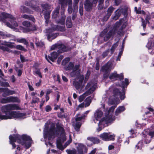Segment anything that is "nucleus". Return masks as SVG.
Masks as SVG:
<instances>
[{
    "mask_svg": "<svg viewBox=\"0 0 154 154\" xmlns=\"http://www.w3.org/2000/svg\"><path fill=\"white\" fill-rule=\"evenodd\" d=\"M57 128L54 127V125H52L51 128L48 131L45 128L44 130V137L45 141H51L52 140L55 136L58 135V137L57 140V147L61 150H63L72 142V139L71 135L69 136V140L63 146L62 144L66 140L65 130L62 125L57 123L56 124Z\"/></svg>",
    "mask_w": 154,
    "mask_h": 154,
    "instance_id": "1",
    "label": "nucleus"
},
{
    "mask_svg": "<svg viewBox=\"0 0 154 154\" xmlns=\"http://www.w3.org/2000/svg\"><path fill=\"white\" fill-rule=\"evenodd\" d=\"M116 106H111L108 110L105 111V117H102L103 114V112L100 110L97 109L95 112L93 121L95 122L96 121H99L98 124V128H97L98 131H100L103 128L105 124L111 123L115 119V118L113 115V112Z\"/></svg>",
    "mask_w": 154,
    "mask_h": 154,
    "instance_id": "2",
    "label": "nucleus"
},
{
    "mask_svg": "<svg viewBox=\"0 0 154 154\" xmlns=\"http://www.w3.org/2000/svg\"><path fill=\"white\" fill-rule=\"evenodd\" d=\"M10 143L12 146L13 149H16L15 154H29L26 151H24L23 154H21L22 149L19 146L16 144V141L20 143L26 149L29 148L31 146L32 140L29 136L26 135H23L20 136L18 134L11 135L9 137Z\"/></svg>",
    "mask_w": 154,
    "mask_h": 154,
    "instance_id": "3",
    "label": "nucleus"
},
{
    "mask_svg": "<svg viewBox=\"0 0 154 154\" xmlns=\"http://www.w3.org/2000/svg\"><path fill=\"white\" fill-rule=\"evenodd\" d=\"M127 24V23L125 18L121 19L116 22L113 29L110 30L108 33H107V29H104L100 34V36L101 37H103L104 40L106 41L110 37L115 35L116 33L118 34H119L121 33L122 29L126 27Z\"/></svg>",
    "mask_w": 154,
    "mask_h": 154,
    "instance_id": "4",
    "label": "nucleus"
},
{
    "mask_svg": "<svg viewBox=\"0 0 154 154\" xmlns=\"http://www.w3.org/2000/svg\"><path fill=\"white\" fill-rule=\"evenodd\" d=\"M79 66V65H75L70 73V75L72 77L77 76L73 83V85L77 90L81 89L85 85V83L83 84L84 76L79 74L80 72Z\"/></svg>",
    "mask_w": 154,
    "mask_h": 154,
    "instance_id": "5",
    "label": "nucleus"
},
{
    "mask_svg": "<svg viewBox=\"0 0 154 154\" xmlns=\"http://www.w3.org/2000/svg\"><path fill=\"white\" fill-rule=\"evenodd\" d=\"M121 87L122 91L121 92L119 91L118 88H117L118 87L117 86L115 88H112V87L110 88L112 89H113V92L115 95L116 96V98L114 99L113 100H112L109 99L108 102V104L109 105H111L113 104H118L120 103V100L119 98V97L121 100H123L125 97V93L123 91V89L125 87V85L123 84H122L121 85Z\"/></svg>",
    "mask_w": 154,
    "mask_h": 154,
    "instance_id": "6",
    "label": "nucleus"
},
{
    "mask_svg": "<svg viewBox=\"0 0 154 154\" xmlns=\"http://www.w3.org/2000/svg\"><path fill=\"white\" fill-rule=\"evenodd\" d=\"M18 106L15 104H9L2 106L0 110V120H7L4 119V116L10 115L13 111L10 112V110L17 109Z\"/></svg>",
    "mask_w": 154,
    "mask_h": 154,
    "instance_id": "7",
    "label": "nucleus"
},
{
    "mask_svg": "<svg viewBox=\"0 0 154 154\" xmlns=\"http://www.w3.org/2000/svg\"><path fill=\"white\" fill-rule=\"evenodd\" d=\"M6 18H9L11 20H10L11 24L8 22L4 21L3 22L8 27L13 28L14 26L16 27L18 26L17 23L14 21L15 18L12 16L4 12H3L0 14V21H3L4 19Z\"/></svg>",
    "mask_w": 154,
    "mask_h": 154,
    "instance_id": "8",
    "label": "nucleus"
},
{
    "mask_svg": "<svg viewBox=\"0 0 154 154\" xmlns=\"http://www.w3.org/2000/svg\"><path fill=\"white\" fill-rule=\"evenodd\" d=\"M22 24L24 27L23 29V31L24 32L26 33L31 31H35L36 29V26H32L28 21H24L22 23Z\"/></svg>",
    "mask_w": 154,
    "mask_h": 154,
    "instance_id": "9",
    "label": "nucleus"
},
{
    "mask_svg": "<svg viewBox=\"0 0 154 154\" xmlns=\"http://www.w3.org/2000/svg\"><path fill=\"white\" fill-rule=\"evenodd\" d=\"M25 113H22L16 111H13L10 115L3 116L4 119H11L14 118L22 119L25 118Z\"/></svg>",
    "mask_w": 154,
    "mask_h": 154,
    "instance_id": "10",
    "label": "nucleus"
},
{
    "mask_svg": "<svg viewBox=\"0 0 154 154\" xmlns=\"http://www.w3.org/2000/svg\"><path fill=\"white\" fill-rule=\"evenodd\" d=\"M63 12L61 13V17L59 20L57 21L58 24H60V26L58 25L56 28H54L53 30H57L60 31H63L64 30L65 20L66 19V16L64 14V9L63 8L62 9Z\"/></svg>",
    "mask_w": 154,
    "mask_h": 154,
    "instance_id": "11",
    "label": "nucleus"
},
{
    "mask_svg": "<svg viewBox=\"0 0 154 154\" xmlns=\"http://www.w3.org/2000/svg\"><path fill=\"white\" fill-rule=\"evenodd\" d=\"M97 86V84L95 82H91L88 83L86 86L85 89L87 91L85 94L89 95L92 93L95 90Z\"/></svg>",
    "mask_w": 154,
    "mask_h": 154,
    "instance_id": "12",
    "label": "nucleus"
},
{
    "mask_svg": "<svg viewBox=\"0 0 154 154\" xmlns=\"http://www.w3.org/2000/svg\"><path fill=\"white\" fill-rule=\"evenodd\" d=\"M112 67V62L109 61L107 64L103 66L101 68L102 71L106 73V74L104 75V77L106 78L108 75V72H109L112 69H113Z\"/></svg>",
    "mask_w": 154,
    "mask_h": 154,
    "instance_id": "13",
    "label": "nucleus"
},
{
    "mask_svg": "<svg viewBox=\"0 0 154 154\" xmlns=\"http://www.w3.org/2000/svg\"><path fill=\"white\" fill-rule=\"evenodd\" d=\"M115 135L114 134H110V133H103L100 135V138L105 141L113 140L115 139Z\"/></svg>",
    "mask_w": 154,
    "mask_h": 154,
    "instance_id": "14",
    "label": "nucleus"
},
{
    "mask_svg": "<svg viewBox=\"0 0 154 154\" xmlns=\"http://www.w3.org/2000/svg\"><path fill=\"white\" fill-rule=\"evenodd\" d=\"M46 35L47 36L48 40L49 41H51L53 39L56 38L57 35L56 33H53L51 29H46Z\"/></svg>",
    "mask_w": 154,
    "mask_h": 154,
    "instance_id": "15",
    "label": "nucleus"
},
{
    "mask_svg": "<svg viewBox=\"0 0 154 154\" xmlns=\"http://www.w3.org/2000/svg\"><path fill=\"white\" fill-rule=\"evenodd\" d=\"M109 78L111 80H115L118 79H119L120 80L123 79L124 77L122 74H117L116 72L114 71L110 75Z\"/></svg>",
    "mask_w": 154,
    "mask_h": 154,
    "instance_id": "16",
    "label": "nucleus"
},
{
    "mask_svg": "<svg viewBox=\"0 0 154 154\" xmlns=\"http://www.w3.org/2000/svg\"><path fill=\"white\" fill-rule=\"evenodd\" d=\"M20 101V100L18 98L12 96H10L6 98H3L1 101L2 103H6L11 102H19Z\"/></svg>",
    "mask_w": 154,
    "mask_h": 154,
    "instance_id": "17",
    "label": "nucleus"
},
{
    "mask_svg": "<svg viewBox=\"0 0 154 154\" xmlns=\"http://www.w3.org/2000/svg\"><path fill=\"white\" fill-rule=\"evenodd\" d=\"M114 9L115 8L112 6H110L108 8L107 11V13L103 19L104 21H106L108 20Z\"/></svg>",
    "mask_w": 154,
    "mask_h": 154,
    "instance_id": "18",
    "label": "nucleus"
},
{
    "mask_svg": "<svg viewBox=\"0 0 154 154\" xmlns=\"http://www.w3.org/2000/svg\"><path fill=\"white\" fill-rule=\"evenodd\" d=\"M57 56L58 54L56 52H53L51 53V55L50 56H48V58L46 55L45 56V57L48 62H49V60L54 62V60L57 59Z\"/></svg>",
    "mask_w": 154,
    "mask_h": 154,
    "instance_id": "19",
    "label": "nucleus"
},
{
    "mask_svg": "<svg viewBox=\"0 0 154 154\" xmlns=\"http://www.w3.org/2000/svg\"><path fill=\"white\" fill-rule=\"evenodd\" d=\"M153 137H151V136L149 134V133L147 135H143L142 136V142H144L146 143H149L151 140V138Z\"/></svg>",
    "mask_w": 154,
    "mask_h": 154,
    "instance_id": "20",
    "label": "nucleus"
},
{
    "mask_svg": "<svg viewBox=\"0 0 154 154\" xmlns=\"http://www.w3.org/2000/svg\"><path fill=\"white\" fill-rule=\"evenodd\" d=\"M59 3L61 5L62 8L63 7L66 5V4L67 3L69 6H71L72 2V0H59Z\"/></svg>",
    "mask_w": 154,
    "mask_h": 154,
    "instance_id": "21",
    "label": "nucleus"
},
{
    "mask_svg": "<svg viewBox=\"0 0 154 154\" xmlns=\"http://www.w3.org/2000/svg\"><path fill=\"white\" fill-rule=\"evenodd\" d=\"M58 48L57 51L58 53H62L67 51V48L66 46L63 44L58 45Z\"/></svg>",
    "mask_w": 154,
    "mask_h": 154,
    "instance_id": "22",
    "label": "nucleus"
},
{
    "mask_svg": "<svg viewBox=\"0 0 154 154\" xmlns=\"http://www.w3.org/2000/svg\"><path fill=\"white\" fill-rule=\"evenodd\" d=\"M122 11V9H118L116 10L115 12V15L112 17L113 20H117L120 17Z\"/></svg>",
    "mask_w": 154,
    "mask_h": 154,
    "instance_id": "23",
    "label": "nucleus"
},
{
    "mask_svg": "<svg viewBox=\"0 0 154 154\" xmlns=\"http://www.w3.org/2000/svg\"><path fill=\"white\" fill-rule=\"evenodd\" d=\"M125 110V108L123 106H119L118 107L115 111V114L117 116Z\"/></svg>",
    "mask_w": 154,
    "mask_h": 154,
    "instance_id": "24",
    "label": "nucleus"
},
{
    "mask_svg": "<svg viewBox=\"0 0 154 154\" xmlns=\"http://www.w3.org/2000/svg\"><path fill=\"white\" fill-rule=\"evenodd\" d=\"M92 4L88 2V0H86L85 4V8L88 11H90L92 8Z\"/></svg>",
    "mask_w": 154,
    "mask_h": 154,
    "instance_id": "25",
    "label": "nucleus"
},
{
    "mask_svg": "<svg viewBox=\"0 0 154 154\" xmlns=\"http://www.w3.org/2000/svg\"><path fill=\"white\" fill-rule=\"evenodd\" d=\"M66 25L68 28H71L72 26V24L70 16L68 17H67L66 21Z\"/></svg>",
    "mask_w": 154,
    "mask_h": 154,
    "instance_id": "26",
    "label": "nucleus"
},
{
    "mask_svg": "<svg viewBox=\"0 0 154 154\" xmlns=\"http://www.w3.org/2000/svg\"><path fill=\"white\" fill-rule=\"evenodd\" d=\"M22 17L25 19H26L31 20L33 22H35V18L33 17L32 15L29 16L26 14H24L22 16Z\"/></svg>",
    "mask_w": 154,
    "mask_h": 154,
    "instance_id": "27",
    "label": "nucleus"
},
{
    "mask_svg": "<svg viewBox=\"0 0 154 154\" xmlns=\"http://www.w3.org/2000/svg\"><path fill=\"white\" fill-rule=\"evenodd\" d=\"M33 41L35 42L37 46L42 47L44 45V43L42 42H39L38 39L37 38H35Z\"/></svg>",
    "mask_w": 154,
    "mask_h": 154,
    "instance_id": "28",
    "label": "nucleus"
},
{
    "mask_svg": "<svg viewBox=\"0 0 154 154\" xmlns=\"http://www.w3.org/2000/svg\"><path fill=\"white\" fill-rule=\"evenodd\" d=\"M73 125L75 130L77 131H79L81 125V123L80 122H77L75 123H74Z\"/></svg>",
    "mask_w": 154,
    "mask_h": 154,
    "instance_id": "29",
    "label": "nucleus"
},
{
    "mask_svg": "<svg viewBox=\"0 0 154 154\" xmlns=\"http://www.w3.org/2000/svg\"><path fill=\"white\" fill-rule=\"evenodd\" d=\"M3 45H6L10 48H15L14 46L12 45L13 44H14V43L7 42H4L3 43H2Z\"/></svg>",
    "mask_w": 154,
    "mask_h": 154,
    "instance_id": "30",
    "label": "nucleus"
},
{
    "mask_svg": "<svg viewBox=\"0 0 154 154\" xmlns=\"http://www.w3.org/2000/svg\"><path fill=\"white\" fill-rule=\"evenodd\" d=\"M14 41H17V42L19 43H23L26 45H27L28 44V42L24 38H17Z\"/></svg>",
    "mask_w": 154,
    "mask_h": 154,
    "instance_id": "31",
    "label": "nucleus"
},
{
    "mask_svg": "<svg viewBox=\"0 0 154 154\" xmlns=\"http://www.w3.org/2000/svg\"><path fill=\"white\" fill-rule=\"evenodd\" d=\"M85 107H87L89 106L91 102V98L90 97L86 98L85 101Z\"/></svg>",
    "mask_w": 154,
    "mask_h": 154,
    "instance_id": "32",
    "label": "nucleus"
},
{
    "mask_svg": "<svg viewBox=\"0 0 154 154\" xmlns=\"http://www.w3.org/2000/svg\"><path fill=\"white\" fill-rule=\"evenodd\" d=\"M20 9L21 11L24 13H28L29 12L30 14H32V12L30 11H28V9L25 6H21L20 8Z\"/></svg>",
    "mask_w": 154,
    "mask_h": 154,
    "instance_id": "33",
    "label": "nucleus"
},
{
    "mask_svg": "<svg viewBox=\"0 0 154 154\" xmlns=\"http://www.w3.org/2000/svg\"><path fill=\"white\" fill-rule=\"evenodd\" d=\"M118 45V43L117 42H116L113 45L111 49V52L110 53V55H111L114 52L115 48L117 47Z\"/></svg>",
    "mask_w": 154,
    "mask_h": 154,
    "instance_id": "34",
    "label": "nucleus"
},
{
    "mask_svg": "<svg viewBox=\"0 0 154 154\" xmlns=\"http://www.w3.org/2000/svg\"><path fill=\"white\" fill-rule=\"evenodd\" d=\"M80 113L76 115V118L75 119L76 122L80 121L84 118L83 115L80 116Z\"/></svg>",
    "mask_w": 154,
    "mask_h": 154,
    "instance_id": "35",
    "label": "nucleus"
},
{
    "mask_svg": "<svg viewBox=\"0 0 154 154\" xmlns=\"http://www.w3.org/2000/svg\"><path fill=\"white\" fill-rule=\"evenodd\" d=\"M75 67V66H74L73 64L71 63H69L66 69L67 70H72Z\"/></svg>",
    "mask_w": 154,
    "mask_h": 154,
    "instance_id": "36",
    "label": "nucleus"
},
{
    "mask_svg": "<svg viewBox=\"0 0 154 154\" xmlns=\"http://www.w3.org/2000/svg\"><path fill=\"white\" fill-rule=\"evenodd\" d=\"M88 95H87V94H85V93L82 95L80 96L79 98V102H81L85 98V97Z\"/></svg>",
    "mask_w": 154,
    "mask_h": 154,
    "instance_id": "37",
    "label": "nucleus"
},
{
    "mask_svg": "<svg viewBox=\"0 0 154 154\" xmlns=\"http://www.w3.org/2000/svg\"><path fill=\"white\" fill-rule=\"evenodd\" d=\"M103 0H99V4L98 6V9L99 10L102 9L103 8Z\"/></svg>",
    "mask_w": 154,
    "mask_h": 154,
    "instance_id": "38",
    "label": "nucleus"
},
{
    "mask_svg": "<svg viewBox=\"0 0 154 154\" xmlns=\"http://www.w3.org/2000/svg\"><path fill=\"white\" fill-rule=\"evenodd\" d=\"M66 152L68 154H76V151L75 149L67 150Z\"/></svg>",
    "mask_w": 154,
    "mask_h": 154,
    "instance_id": "39",
    "label": "nucleus"
},
{
    "mask_svg": "<svg viewBox=\"0 0 154 154\" xmlns=\"http://www.w3.org/2000/svg\"><path fill=\"white\" fill-rule=\"evenodd\" d=\"M53 77L54 78V80L58 82L59 83L60 82V76L58 74L53 75Z\"/></svg>",
    "mask_w": 154,
    "mask_h": 154,
    "instance_id": "40",
    "label": "nucleus"
},
{
    "mask_svg": "<svg viewBox=\"0 0 154 154\" xmlns=\"http://www.w3.org/2000/svg\"><path fill=\"white\" fill-rule=\"evenodd\" d=\"M143 142L142 141H140L136 145V147L137 149H141L142 146Z\"/></svg>",
    "mask_w": 154,
    "mask_h": 154,
    "instance_id": "41",
    "label": "nucleus"
},
{
    "mask_svg": "<svg viewBox=\"0 0 154 154\" xmlns=\"http://www.w3.org/2000/svg\"><path fill=\"white\" fill-rule=\"evenodd\" d=\"M59 13V8H57L56 10H54L53 14L52 17L54 18H55L57 16Z\"/></svg>",
    "mask_w": 154,
    "mask_h": 154,
    "instance_id": "42",
    "label": "nucleus"
},
{
    "mask_svg": "<svg viewBox=\"0 0 154 154\" xmlns=\"http://www.w3.org/2000/svg\"><path fill=\"white\" fill-rule=\"evenodd\" d=\"M70 59L69 57H66L63 60L62 62V64L65 65L69 61Z\"/></svg>",
    "mask_w": 154,
    "mask_h": 154,
    "instance_id": "43",
    "label": "nucleus"
},
{
    "mask_svg": "<svg viewBox=\"0 0 154 154\" xmlns=\"http://www.w3.org/2000/svg\"><path fill=\"white\" fill-rule=\"evenodd\" d=\"M16 48L22 51H25L26 50L23 46L20 45H17Z\"/></svg>",
    "mask_w": 154,
    "mask_h": 154,
    "instance_id": "44",
    "label": "nucleus"
},
{
    "mask_svg": "<svg viewBox=\"0 0 154 154\" xmlns=\"http://www.w3.org/2000/svg\"><path fill=\"white\" fill-rule=\"evenodd\" d=\"M39 101V99L37 97H33L32 103H35L38 102Z\"/></svg>",
    "mask_w": 154,
    "mask_h": 154,
    "instance_id": "45",
    "label": "nucleus"
},
{
    "mask_svg": "<svg viewBox=\"0 0 154 154\" xmlns=\"http://www.w3.org/2000/svg\"><path fill=\"white\" fill-rule=\"evenodd\" d=\"M87 139L88 140L87 142V144H88L89 141H91L93 143L94 140V137H87ZM88 145H89L88 144Z\"/></svg>",
    "mask_w": 154,
    "mask_h": 154,
    "instance_id": "46",
    "label": "nucleus"
},
{
    "mask_svg": "<svg viewBox=\"0 0 154 154\" xmlns=\"http://www.w3.org/2000/svg\"><path fill=\"white\" fill-rule=\"evenodd\" d=\"M58 45L55 44L52 45L51 48V50H57V51L58 50Z\"/></svg>",
    "mask_w": 154,
    "mask_h": 154,
    "instance_id": "47",
    "label": "nucleus"
},
{
    "mask_svg": "<svg viewBox=\"0 0 154 154\" xmlns=\"http://www.w3.org/2000/svg\"><path fill=\"white\" fill-rule=\"evenodd\" d=\"M93 143L94 144H98L100 142V140L97 138L94 137Z\"/></svg>",
    "mask_w": 154,
    "mask_h": 154,
    "instance_id": "48",
    "label": "nucleus"
},
{
    "mask_svg": "<svg viewBox=\"0 0 154 154\" xmlns=\"http://www.w3.org/2000/svg\"><path fill=\"white\" fill-rule=\"evenodd\" d=\"M79 11L80 15H83V8L82 5L80 6Z\"/></svg>",
    "mask_w": 154,
    "mask_h": 154,
    "instance_id": "49",
    "label": "nucleus"
},
{
    "mask_svg": "<svg viewBox=\"0 0 154 154\" xmlns=\"http://www.w3.org/2000/svg\"><path fill=\"white\" fill-rule=\"evenodd\" d=\"M109 52V51L108 50H106V51L104 52L102 54V56L104 58L106 56L108 55Z\"/></svg>",
    "mask_w": 154,
    "mask_h": 154,
    "instance_id": "50",
    "label": "nucleus"
},
{
    "mask_svg": "<svg viewBox=\"0 0 154 154\" xmlns=\"http://www.w3.org/2000/svg\"><path fill=\"white\" fill-rule=\"evenodd\" d=\"M6 91H7L8 95L13 94L15 93V92L14 91L9 90L8 88H6Z\"/></svg>",
    "mask_w": 154,
    "mask_h": 154,
    "instance_id": "51",
    "label": "nucleus"
},
{
    "mask_svg": "<svg viewBox=\"0 0 154 154\" xmlns=\"http://www.w3.org/2000/svg\"><path fill=\"white\" fill-rule=\"evenodd\" d=\"M34 74H37L38 75L40 78L42 77V76L41 75L40 72L39 70H37L34 72Z\"/></svg>",
    "mask_w": 154,
    "mask_h": 154,
    "instance_id": "52",
    "label": "nucleus"
},
{
    "mask_svg": "<svg viewBox=\"0 0 154 154\" xmlns=\"http://www.w3.org/2000/svg\"><path fill=\"white\" fill-rule=\"evenodd\" d=\"M73 6L74 8L73 12H77L78 11V6L77 5L73 4Z\"/></svg>",
    "mask_w": 154,
    "mask_h": 154,
    "instance_id": "53",
    "label": "nucleus"
},
{
    "mask_svg": "<svg viewBox=\"0 0 154 154\" xmlns=\"http://www.w3.org/2000/svg\"><path fill=\"white\" fill-rule=\"evenodd\" d=\"M146 47L149 49H150L152 47L151 42L150 41L149 42L147 45H146Z\"/></svg>",
    "mask_w": 154,
    "mask_h": 154,
    "instance_id": "54",
    "label": "nucleus"
},
{
    "mask_svg": "<svg viewBox=\"0 0 154 154\" xmlns=\"http://www.w3.org/2000/svg\"><path fill=\"white\" fill-rule=\"evenodd\" d=\"M72 11V9L71 6H69L68 9V11L69 14H71Z\"/></svg>",
    "mask_w": 154,
    "mask_h": 154,
    "instance_id": "55",
    "label": "nucleus"
},
{
    "mask_svg": "<svg viewBox=\"0 0 154 154\" xmlns=\"http://www.w3.org/2000/svg\"><path fill=\"white\" fill-rule=\"evenodd\" d=\"M141 20L142 26L143 27V29H144L146 27V23L145 22L143 18H141Z\"/></svg>",
    "mask_w": 154,
    "mask_h": 154,
    "instance_id": "56",
    "label": "nucleus"
},
{
    "mask_svg": "<svg viewBox=\"0 0 154 154\" xmlns=\"http://www.w3.org/2000/svg\"><path fill=\"white\" fill-rule=\"evenodd\" d=\"M45 111L46 112H49L50 111L51 109V108L50 106L48 105L47 106L45 107Z\"/></svg>",
    "mask_w": 154,
    "mask_h": 154,
    "instance_id": "57",
    "label": "nucleus"
},
{
    "mask_svg": "<svg viewBox=\"0 0 154 154\" xmlns=\"http://www.w3.org/2000/svg\"><path fill=\"white\" fill-rule=\"evenodd\" d=\"M45 19H49V18L50 13L48 12L44 14Z\"/></svg>",
    "mask_w": 154,
    "mask_h": 154,
    "instance_id": "58",
    "label": "nucleus"
},
{
    "mask_svg": "<svg viewBox=\"0 0 154 154\" xmlns=\"http://www.w3.org/2000/svg\"><path fill=\"white\" fill-rule=\"evenodd\" d=\"M0 48L2 49L4 51H6L9 52L11 51L10 50L7 48H4L3 47L0 46Z\"/></svg>",
    "mask_w": 154,
    "mask_h": 154,
    "instance_id": "59",
    "label": "nucleus"
},
{
    "mask_svg": "<svg viewBox=\"0 0 154 154\" xmlns=\"http://www.w3.org/2000/svg\"><path fill=\"white\" fill-rule=\"evenodd\" d=\"M85 106V104L84 103H82L79 105L78 106V107L77 108V110H78L80 108H82V107H84Z\"/></svg>",
    "mask_w": 154,
    "mask_h": 154,
    "instance_id": "60",
    "label": "nucleus"
},
{
    "mask_svg": "<svg viewBox=\"0 0 154 154\" xmlns=\"http://www.w3.org/2000/svg\"><path fill=\"white\" fill-rule=\"evenodd\" d=\"M114 1L116 6H118L121 2V0H114Z\"/></svg>",
    "mask_w": 154,
    "mask_h": 154,
    "instance_id": "61",
    "label": "nucleus"
},
{
    "mask_svg": "<svg viewBox=\"0 0 154 154\" xmlns=\"http://www.w3.org/2000/svg\"><path fill=\"white\" fill-rule=\"evenodd\" d=\"M63 58V56H60L58 58L57 60V62L58 63H59L60 62L61 60Z\"/></svg>",
    "mask_w": 154,
    "mask_h": 154,
    "instance_id": "62",
    "label": "nucleus"
},
{
    "mask_svg": "<svg viewBox=\"0 0 154 154\" xmlns=\"http://www.w3.org/2000/svg\"><path fill=\"white\" fill-rule=\"evenodd\" d=\"M122 51H121L119 52L118 56V58L116 59L117 60H120V58L121 57V56L122 54Z\"/></svg>",
    "mask_w": 154,
    "mask_h": 154,
    "instance_id": "63",
    "label": "nucleus"
},
{
    "mask_svg": "<svg viewBox=\"0 0 154 154\" xmlns=\"http://www.w3.org/2000/svg\"><path fill=\"white\" fill-rule=\"evenodd\" d=\"M106 100V99L105 98L103 99L101 101V103H102L101 105L103 106V108H105V104L104 103L105 101Z\"/></svg>",
    "mask_w": 154,
    "mask_h": 154,
    "instance_id": "64",
    "label": "nucleus"
}]
</instances>
